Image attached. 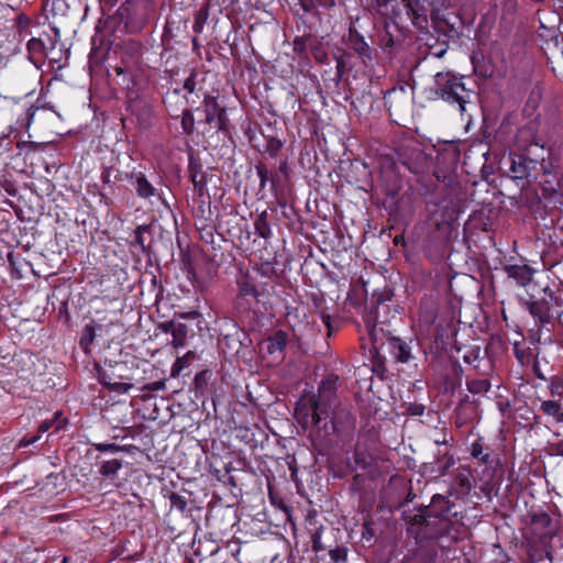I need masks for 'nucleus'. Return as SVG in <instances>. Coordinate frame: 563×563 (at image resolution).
Returning a JSON list of instances; mask_svg holds the SVG:
<instances>
[{"label":"nucleus","instance_id":"13","mask_svg":"<svg viewBox=\"0 0 563 563\" xmlns=\"http://www.w3.org/2000/svg\"><path fill=\"white\" fill-rule=\"evenodd\" d=\"M107 324H93V322L86 324L81 331V336L79 341L80 347L84 350L86 354H89L91 351V345L98 335V332L102 333L106 331Z\"/></svg>","mask_w":563,"mask_h":563},{"label":"nucleus","instance_id":"10","mask_svg":"<svg viewBox=\"0 0 563 563\" xmlns=\"http://www.w3.org/2000/svg\"><path fill=\"white\" fill-rule=\"evenodd\" d=\"M517 145L525 153L533 145L545 147L543 139L538 134V122L531 121L522 126L517 134Z\"/></svg>","mask_w":563,"mask_h":563},{"label":"nucleus","instance_id":"38","mask_svg":"<svg viewBox=\"0 0 563 563\" xmlns=\"http://www.w3.org/2000/svg\"><path fill=\"white\" fill-rule=\"evenodd\" d=\"M256 174L260 178V187L264 188L266 186L267 181H269L271 172L268 170L266 165L258 164V165H256Z\"/></svg>","mask_w":563,"mask_h":563},{"label":"nucleus","instance_id":"28","mask_svg":"<svg viewBox=\"0 0 563 563\" xmlns=\"http://www.w3.org/2000/svg\"><path fill=\"white\" fill-rule=\"evenodd\" d=\"M490 384L487 379H470L466 382V388L472 394H483L488 391Z\"/></svg>","mask_w":563,"mask_h":563},{"label":"nucleus","instance_id":"63","mask_svg":"<svg viewBox=\"0 0 563 563\" xmlns=\"http://www.w3.org/2000/svg\"><path fill=\"white\" fill-rule=\"evenodd\" d=\"M558 343L563 347V332L559 335Z\"/></svg>","mask_w":563,"mask_h":563},{"label":"nucleus","instance_id":"60","mask_svg":"<svg viewBox=\"0 0 563 563\" xmlns=\"http://www.w3.org/2000/svg\"><path fill=\"white\" fill-rule=\"evenodd\" d=\"M292 316H295L296 318L298 317V309H296L295 311H289L287 313V319H288L289 322H290V319H291Z\"/></svg>","mask_w":563,"mask_h":563},{"label":"nucleus","instance_id":"25","mask_svg":"<svg viewBox=\"0 0 563 563\" xmlns=\"http://www.w3.org/2000/svg\"><path fill=\"white\" fill-rule=\"evenodd\" d=\"M188 335V327L185 323H177V328L172 333L173 341L172 345L175 349L184 347Z\"/></svg>","mask_w":563,"mask_h":563},{"label":"nucleus","instance_id":"19","mask_svg":"<svg viewBox=\"0 0 563 563\" xmlns=\"http://www.w3.org/2000/svg\"><path fill=\"white\" fill-rule=\"evenodd\" d=\"M129 109L133 114L137 117L139 123L142 126H147L151 123V118L153 115V109L148 103L145 102H130Z\"/></svg>","mask_w":563,"mask_h":563},{"label":"nucleus","instance_id":"41","mask_svg":"<svg viewBox=\"0 0 563 563\" xmlns=\"http://www.w3.org/2000/svg\"><path fill=\"white\" fill-rule=\"evenodd\" d=\"M530 363L532 364V372H533V374L539 379L544 380L545 379V375H544V373H543V371L541 368V363H540L539 356L534 355Z\"/></svg>","mask_w":563,"mask_h":563},{"label":"nucleus","instance_id":"17","mask_svg":"<svg viewBox=\"0 0 563 563\" xmlns=\"http://www.w3.org/2000/svg\"><path fill=\"white\" fill-rule=\"evenodd\" d=\"M406 9V14L416 25H422L427 22L424 7L419 0H400Z\"/></svg>","mask_w":563,"mask_h":563},{"label":"nucleus","instance_id":"23","mask_svg":"<svg viewBox=\"0 0 563 563\" xmlns=\"http://www.w3.org/2000/svg\"><path fill=\"white\" fill-rule=\"evenodd\" d=\"M195 358V352L189 351L185 355L179 356L174 362L170 374L173 377H177L180 373L189 366L190 362Z\"/></svg>","mask_w":563,"mask_h":563},{"label":"nucleus","instance_id":"9","mask_svg":"<svg viewBox=\"0 0 563 563\" xmlns=\"http://www.w3.org/2000/svg\"><path fill=\"white\" fill-rule=\"evenodd\" d=\"M238 296L234 301L235 307L241 311H247L251 308V303L249 302V298L253 301H257L260 297V291L257 290L255 284L249 276H243L238 279Z\"/></svg>","mask_w":563,"mask_h":563},{"label":"nucleus","instance_id":"53","mask_svg":"<svg viewBox=\"0 0 563 563\" xmlns=\"http://www.w3.org/2000/svg\"><path fill=\"white\" fill-rule=\"evenodd\" d=\"M209 374L208 371H202L196 374L195 376V384L196 386H201L202 383L206 380V376Z\"/></svg>","mask_w":563,"mask_h":563},{"label":"nucleus","instance_id":"45","mask_svg":"<svg viewBox=\"0 0 563 563\" xmlns=\"http://www.w3.org/2000/svg\"><path fill=\"white\" fill-rule=\"evenodd\" d=\"M26 46H27V49H29V51H33V52H35V51H38V49L43 48L44 43H43V42H42V40H40V38L32 37V38L27 42Z\"/></svg>","mask_w":563,"mask_h":563},{"label":"nucleus","instance_id":"51","mask_svg":"<svg viewBox=\"0 0 563 563\" xmlns=\"http://www.w3.org/2000/svg\"><path fill=\"white\" fill-rule=\"evenodd\" d=\"M269 183H271L272 189H276L282 183L279 175L276 173H271Z\"/></svg>","mask_w":563,"mask_h":563},{"label":"nucleus","instance_id":"15","mask_svg":"<svg viewBox=\"0 0 563 563\" xmlns=\"http://www.w3.org/2000/svg\"><path fill=\"white\" fill-rule=\"evenodd\" d=\"M349 41L352 49L363 59L372 60V49L364 37L355 30L350 29Z\"/></svg>","mask_w":563,"mask_h":563},{"label":"nucleus","instance_id":"26","mask_svg":"<svg viewBox=\"0 0 563 563\" xmlns=\"http://www.w3.org/2000/svg\"><path fill=\"white\" fill-rule=\"evenodd\" d=\"M100 382L102 385L107 386L110 390L119 393V394H126L133 385L131 383H123V382H112L107 376H101Z\"/></svg>","mask_w":563,"mask_h":563},{"label":"nucleus","instance_id":"62","mask_svg":"<svg viewBox=\"0 0 563 563\" xmlns=\"http://www.w3.org/2000/svg\"><path fill=\"white\" fill-rule=\"evenodd\" d=\"M434 442H435V444L440 445V444H445L448 442V440L444 437L443 439L435 440Z\"/></svg>","mask_w":563,"mask_h":563},{"label":"nucleus","instance_id":"32","mask_svg":"<svg viewBox=\"0 0 563 563\" xmlns=\"http://www.w3.org/2000/svg\"><path fill=\"white\" fill-rule=\"evenodd\" d=\"M453 485L460 488L461 493H468L472 488V483L468 475L463 473L455 475Z\"/></svg>","mask_w":563,"mask_h":563},{"label":"nucleus","instance_id":"14","mask_svg":"<svg viewBox=\"0 0 563 563\" xmlns=\"http://www.w3.org/2000/svg\"><path fill=\"white\" fill-rule=\"evenodd\" d=\"M389 351L393 357L400 363H408L412 358L411 347L399 338H390Z\"/></svg>","mask_w":563,"mask_h":563},{"label":"nucleus","instance_id":"57","mask_svg":"<svg viewBox=\"0 0 563 563\" xmlns=\"http://www.w3.org/2000/svg\"><path fill=\"white\" fill-rule=\"evenodd\" d=\"M312 542H313L312 548H313L314 551H321L322 550V547H321L320 540H319V536L317 533L313 534Z\"/></svg>","mask_w":563,"mask_h":563},{"label":"nucleus","instance_id":"40","mask_svg":"<svg viewBox=\"0 0 563 563\" xmlns=\"http://www.w3.org/2000/svg\"><path fill=\"white\" fill-rule=\"evenodd\" d=\"M51 420L55 431L62 430L67 423V419L63 417L62 411H56Z\"/></svg>","mask_w":563,"mask_h":563},{"label":"nucleus","instance_id":"31","mask_svg":"<svg viewBox=\"0 0 563 563\" xmlns=\"http://www.w3.org/2000/svg\"><path fill=\"white\" fill-rule=\"evenodd\" d=\"M181 129L186 135H190L195 129V118L190 110H184L181 114Z\"/></svg>","mask_w":563,"mask_h":563},{"label":"nucleus","instance_id":"7","mask_svg":"<svg viewBox=\"0 0 563 563\" xmlns=\"http://www.w3.org/2000/svg\"><path fill=\"white\" fill-rule=\"evenodd\" d=\"M203 111L206 114L205 123L212 124L218 131L224 134L229 133V119L227 117V109L221 107L217 97L206 95L203 98Z\"/></svg>","mask_w":563,"mask_h":563},{"label":"nucleus","instance_id":"11","mask_svg":"<svg viewBox=\"0 0 563 563\" xmlns=\"http://www.w3.org/2000/svg\"><path fill=\"white\" fill-rule=\"evenodd\" d=\"M126 179L134 186L136 195L143 199H151L158 196L157 189L147 179L144 173L133 169L126 174Z\"/></svg>","mask_w":563,"mask_h":563},{"label":"nucleus","instance_id":"43","mask_svg":"<svg viewBox=\"0 0 563 563\" xmlns=\"http://www.w3.org/2000/svg\"><path fill=\"white\" fill-rule=\"evenodd\" d=\"M196 73L192 71L184 82V89L190 93L196 89Z\"/></svg>","mask_w":563,"mask_h":563},{"label":"nucleus","instance_id":"64","mask_svg":"<svg viewBox=\"0 0 563 563\" xmlns=\"http://www.w3.org/2000/svg\"><path fill=\"white\" fill-rule=\"evenodd\" d=\"M559 453L563 455V442L559 443Z\"/></svg>","mask_w":563,"mask_h":563},{"label":"nucleus","instance_id":"46","mask_svg":"<svg viewBox=\"0 0 563 563\" xmlns=\"http://www.w3.org/2000/svg\"><path fill=\"white\" fill-rule=\"evenodd\" d=\"M307 38L305 37H296L294 41V49L298 53H301L307 47Z\"/></svg>","mask_w":563,"mask_h":563},{"label":"nucleus","instance_id":"18","mask_svg":"<svg viewBox=\"0 0 563 563\" xmlns=\"http://www.w3.org/2000/svg\"><path fill=\"white\" fill-rule=\"evenodd\" d=\"M540 545L531 544L528 549V558L531 563H553L548 542H540Z\"/></svg>","mask_w":563,"mask_h":563},{"label":"nucleus","instance_id":"55","mask_svg":"<svg viewBox=\"0 0 563 563\" xmlns=\"http://www.w3.org/2000/svg\"><path fill=\"white\" fill-rule=\"evenodd\" d=\"M279 173L283 174L285 176V178H288L289 177V174H290V169L288 167V164L286 161L282 162L279 164Z\"/></svg>","mask_w":563,"mask_h":563},{"label":"nucleus","instance_id":"36","mask_svg":"<svg viewBox=\"0 0 563 563\" xmlns=\"http://www.w3.org/2000/svg\"><path fill=\"white\" fill-rule=\"evenodd\" d=\"M31 23V19L24 13H20L15 19V27L20 34L27 32Z\"/></svg>","mask_w":563,"mask_h":563},{"label":"nucleus","instance_id":"49","mask_svg":"<svg viewBox=\"0 0 563 563\" xmlns=\"http://www.w3.org/2000/svg\"><path fill=\"white\" fill-rule=\"evenodd\" d=\"M553 71L563 78V54L556 59L555 65L552 66Z\"/></svg>","mask_w":563,"mask_h":563},{"label":"nucleus","instance_id":"1","mask_svg":"<svg viewBox=\"0 0 563 563\" xmlns=\"http://www.w3.org/2000/svg\"><path fill=\"white\" fill-rule=\"evenodd\" d=\"M334 397L335 383L328 378L321 382L317 395L300 399L295 407V419L309 431L313 445L324 443L331 434L343 442L354 438L356 418L346 406L332 408Z\"/></svg>","mask_w":563,"mask_h":563},{"label":"nucleus","instance_id":"42","mask_svg":"<svg viewBox=\"0 0 563 563\" xmlns=\"http://www.w3.org/2000/svg\"><path fill=\"white\" fill-rule=\"evenodd\" d=\"M424 406L421 405V404H409L408 407H407V412L410 415V416H422L423 412H424Z\"/></svg>","mask_w":563,"mask_h":563},{"label":"nucleus","instance_id":"50","mask_svg":"<svg viewBox=\"0 0 563 563\" xmlns=\"http://www.w3.org/2000/svg\"><path fill=\"white\" fill-rule=\"evenodd\" d=\"M298 2L305 12H310L314 9L313 0H298Z\"/></svg>","mask_w":563,"mask_h":563},{"label":"nucleus","instance_id":"30","mask_svg":"<svg viewBox=\"0 0 563 563\" xmlns=\"http://www.w3.org/2000/svg\"><path fill=\"white\" fill-rule=\"evenodd\" d=\"M51 428H54L53 423H52V420H44L40 427H38V433H44V432H47ZM41 438V434L38 435H35V437H30V438H26L24 437L21 441H20V446H29L33 443H35L38 439Z\"/></svg>","mask_w":563,"mask_h":563},{"label":"nucleus","instance_id":"56","mask_svg":"<svg viewBox=\"0 0 563 563\" xmlns=\"http://www.w3.org/2000/svg\"><path fill=\"white\" fill-rule=\"evenodd\" d=\"M561 389L562 386L560 384H552L551 385V395L552 396H561Z\"/></svg>","mask_w":563,"mask_h":563},{"label":"nucleus","instance_id":"33","mask_svg":"<svg viewBox=\"0 0 563 563\" xmlns=\"http://www.w3.org/2000/svg\"><path fill=\"white\" fill-rule=\"evenodd\" d=\"M514 353L516 358L521 365H529L532 357L534 356L529 349L525 350L519 347L518 344L514 346Z\"/></svg>","mask_w":563,"mask_h":563},{"label":"nucleus","instance_id":"3","mask_svg":"<svg viewBox=\"0 0 563 563\" xmlns=\"http://www.w3.org/2000/svg\"><path fill=\"white\" fill-rule=\"evenodd\" d=\"M550 155V150L547 147H539L533 145L523 154H510L509 156V174L512 179L523 180L532 177V172L540 166L543 172H547L544 165L545 159Z\"/></svg>","mask_w":563,"mask_h":563},{"label":"nucleus","instance_id":"39","mask_svg":"<svg viewBox=\"0 0 563 563\" xmlns=\"http://www.w3.org/2000/svg\"><path fill=\"white\" fill-rule=\"evenodd\" d=\"M96 450L99 452L118 453L124 451V448L115 443H98Z\"/></svg>","mask_w":563,"mask_h":563},{"label":"nucleus","instance_id":"37","mask_svg":"<svg viewBox=\"0 0 563 563\" xmlns=\"http://www.w3.org/2000/svg\"><path fill=\"white\" fill-rule=\"evenodd\" d=\"M170 505L173 508H176L180 511H185L187 508V500L184 496L172 493L169 496Z\"/></svg>","mask_w":563,"mask_h":563},{"label":"nucleus","instance_id":"27","mask_svg":"<svg viewBox=\"0 0 563 563\" xmlns=\"http://www.w3.org/2000/svg\"><path fill=\"white\" fill-rule=\"evenodd\" d=\"M191 181L195 191L201 197L205 195L207 177L202 170H191Z\"/></svg>","mask_w":563,"mask_h":563},{"label":"nucleus","instance_id":"58","mask_svg":"<svg viewBox=\"0 0 563 563\" xmlns=\"http://www.w3.org/2000/svg\"><path fill=\"white\" fill-rule=\"evenodd\" d=\"M192 51L197 54H199L200 51V44L197 37H192Z\"/></svg>","mask_w":563,"mask_h":563},{"label":"nucleus","instance_id":"52","mask_svg":"<svg viewBox=\"0 0 563 563\" xmlns=\"http://www.w3.org/2000/svg\"><path fill=\"white\" fill-rule=\"evenodd\" d=\"M354 457H355L356 464H358L361 468H366L367 462H366L365 457L363 456V454H361L358 451H355Z\"/></svg>","mask_w":563,"mask_h":563},{"label":"nucleus","instance_id":"48","mask_svg":"<svg viewBox=\"0 0 563 563\" xmlns=\"http://www.w3.org/2000/svg\"><path fill=\"white\" fill-rule=\"evenodd\" d=\"M158 328L165 333H168V332L173 333L175 328H177V323H175L174 321H166V322L159 323Z\"/></svg>","mask_w":563,"mask_h":563},{"label":"nucleus","instance_id":"22","mask_svg":"<svg viewBox=\"0 0 563 563\" xmlns=\"http://www.w3.org/2000/svg\"><path fill=\"white\" fill-rule=\"evenodd\" d=\"M254 230H255V233L263 239H268L271 236L272 231H271V225L267 221V212L266 211H263L255 219Z\"/></svg>","mask_w":563,"mask_h":563},{"label":"nucleus","instance_id":"29","mask_svg":"<svg viewBox=\"0 0 563 563\" xmlns=\"http://www.w3.org/2000/svg\"><path fill=\"white\" fill-rule=\"evenodd\" d=\"M121 467L122 462L120 460H110L101 464L99 472L101 475L110 477L114 476Z\"/></svg>","mask_w":563,"mask_h":563},{"label":"nucleus","instance_id":"20","mask_svg":"<svg viewBox=\"0 0 563 563\" xmlns=\"http://www.w3.org/2000/svg\"><path fill=\"white\" fill-rule=\"evenodd\" d=\"M540 410L552 417L556 422H563V407L559 400H543L540 405Z\"/></svg>","mask_w":563,"mask_h":563},{"label":"nucleus","instance_id":"35","mask_svg":"<svg viewBox=\"0 0 563 563\" xmlns=\"http://www.w3.org/2000/svg\"><path fill=\"white\" fill-rule=\"evenodd\" d=\"M148 229L150 228L147 225H139L134 231L135 243L141 247L143 252L146 250L144 233L147 232Z\"/></svg>","mask_w":563,"mask_h":563},{"label":"nucleus","instance_id":"24","mask_svg":"<svg viewBox=\"0 0 563 563\" xmlns=\"http://www.w3.org/2000/svg\"><path fill=\"white\" fill-rule=\"evenodd\" d=\"M209 18V3H205L195 14L192 31L197 34L203 31L205 24Z\"/></svg>","mask_w":563,"mask_h":563},{"label":"nucleus","instance_id":"2","mask_svg":"<svg viewBox=\"0 0 563 563\" xmlns=\"http://www.w3.org/2000/svg\"><path fill=\"white\" fill-rule=\"evenodd\" d=\"M455 505L443 495H434L428 507L420 509L409 517L408 534L418 543L428 540H439L450 536L452 531L460 533L463 516L453 511Z\"/></svg>","mask_w":563,"mask_h":563},{"label":"nucleus","instance_id":"6","mask_svg":"<svg viewBox=\"0 0 563 563\" xmlns=\"http://www.w3.org/2000/svg\"><path fill=\"white\" fill-rule=\"evenodd\" d=\"M543 292L544 296L542 298L529 300L526 302V306L530 314L537 319L541 325H547L552 320V308L554 302L558 303V299L549 287H545Z\"/></svg>","mask_w":563,"mask_h":563},{"label":"nucleus","instance_id":"16","mask_svg":"<svg viewBox=\"0 0 563 563\" xmlns=\"http://www.w3.org/2000/svg\"><path fill=\"white\" fill-rule=\"evenodd\" d=\"M504 269L508 277L515 279L521 286H526L532 279L533 269L526 264L506 265Z\"/></svg>","mask_w":563,"mask_h":563},{"label":"nucleus","instance_id":"34","mask_svg":"<svg viewBox=\"0 0 563 563\" xmlns=\"http://www.w3.org/2000/svg\"><path fill=\"white\" fill-rule=\"evenodd\" d=\"M329 556L333 563H345L347 560V549L344 547H336L329 551Z\"/></svg>","mask_w":563,"mask_h":563},{"label":"nucleus","instance_id":"59","mask_svg":"<svg viewBox=\"0 0 563 563\" xmlns=\"http://www.w3.org/2000/svg\"><path fill=\"white\" fill-rule=\"evenodd\" d=\"M390 0H375L378 8L387 7Z\"/></svg>","mask_w":563,"mask_h":563},{"label":"nucleus","instance_id":"8","mask_svg":"<svg viewBox=\"0 0 563 563\" xmlns=\"http://www.w3.org/2000/svg\"><path fill=\"white\" fill-rule=\"evenodd\" d=\"M288 343V334L278 330L260 343L262 353H266L274 361H282L285 355V349Z\"/></svg>","mask_w":563,"mask_h":563},{"label":"nucleus","instance_id":"61","mask_svg":"<svg viewBox=\"0 0 563 563\" xmlns=\"http://www.w3.org/2000/svg\"><path fill=\"white\" fill-rule=\"evenodd\" d=\"M393 44H394V41H393V38H391V37H389V38L384 43L385 47H391V46H393Z\"/></svg>","mask_w":563,"mask_h":563},{"label":"nucleus","instance_id":"12","mask_svg":"<svg viewBox=\"0 0 563 563\" xmlns=\"http://www.w3.org/2000/svg\"><path fill=\"white\" fill-rule=\"evenodd\" d=\"M456 219V210L450 206H442L441 213L437 212L432 213L431 220L433 221L434 228L437 231H441L444 233H449L451 230L452 223Z\"/></svg>","mask_w":563,"mask_h":563},{"label":"nucleus","instance_id":"44","mask_svg":"<svg viewBox=\"0 0 563 563\" xmlns=\"http://www.w3.org/2000/svg\"><path fill=\"white\" fill-rule=\"evenodd\" d=\"M164 388H165V382L164 380H156V382L146 384L143 387V390H146V391H158V390H163Z\"/></svg>","mask_w":563,"mask_h":563},{"label":"nucleus","instance_id":"5","mask_svg":"<svg viewBox=\"0 0 563 563\" xmlns=\"http://www.w3.org/2000/svg\"><path fill=\"white\" fill-rule=\"evenodd\" d=\"M560 521L545 511H536L531 515L530 530L533 538L540 542H548L559 531Z\"/></svg>","mask_w":563,"mask_h":563},{"label":"nucleus","instance_id":"54","mask_svg":"<svg viewBox=\"0 0 563 563\" xmlns=\"http://www.w3.org/2000/svg\"><path fill=\"white\" fill-rule=\"evenodd\" d=\"M363 538L369 540L373 537L371 522H364L363 525Z\"/></svg>","mask_w":563,"mask_h":563},{"label":"nucleus","instance_id":"4","mask_svg":"<svg viewBox=\"0 0 563 563\" xmlns=\"http://www.w3.org/2000/svg\"><path fill=\"white\" fill-rule=\"evenodd\" d=\"M435 93L449 103H456L461 111L468 102L470 90L466 89L463 78L451 71H441L434 76Z\"/></svg>","mask_w":563,"mask_h":563},{"label":"nucleus","instance_id":"21","mask_svg":"<svg viewBox=\"0 0 563 563\" xmlns=\"http://www.w3.org/2000/svg\"><path fill=\"white\" fill-rule=\"evenodd\" d=\"M471 455L472 457L478 460L482 464L492 465L494 462L490 453L484 451V446L481 440H476L471 444Z\"/></svg>","mask_w":563,"mask_h":563},{"label":"nucleus","instance_id":"47","mask_svg":"<svg viewBox=\"0 0 563 563\" xmlns=\"http://www.w3.org/2000/svg\"><path fill=\"white\" fill-rule=\"evenodd\" d=\"M321 320H322L323 324L327 327L328 335L330 336L333 332L331 316L325 312H321Z\"/></svg>","mask_w":563,"mask_h":563}]
</instances>
